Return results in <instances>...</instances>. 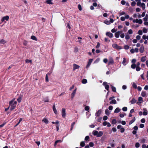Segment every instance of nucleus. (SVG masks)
<instances>
[{
  "label": "nucleus",
  "mask_w": 148,
  "mask_h": 148,
  "mask_svg": "<svg viewBox=\"0 0 148 148\" xmlns=\"http://www.w3.org/2000/svg\"><path fill=\"white\" fill-rule=\"evenodd\" d=\"M15 100V99H13L11 101H10L9 107H10V110H12L14 109L16 106L17 102V101Z\"/></svg>",
  "instance_id": "f257e3e1"
},
{
  "label": "nucleus",
  "mask_w": 148,
  "mask_h": 148,
  "mask_svg": "<svg viewBox=\"0 0 148 148\" xmlns=\"http://www.w3.org/2000/svg\"><path fill=\"white\" fill-rule=\"evenodd\" d=\"M92 134L94 136H96L97 137H100L102 136L103 134V133L102 131H99V132L96 130H94L92 132Z\"/></svg>",
  "instance_id": "f03ea898"
},
{
  "label": "nucleus",
  "mask_w": 148,
  "mask_h": 148,
  "mask_svg": "<svg viewBox=\"0 0 148 148\" xmlns=\"http://www.w3.org/2000/svg\"><path fill=\"white\" fill-rule=\"evenodd\" d=\"M133 22L134 23H138L140 24H141L143 22V21L141 19H137L133 20Z\"/></svg>",
  "instance_id": "7ed1b4c3"
},
{
  "label": "nucleus",
  "mask_w": 148,
  "mask_h": 148,
  "mask_svg": "<svg viewBox=\"0 0 148 148\" xmlns=\"http://www.w3.org/2000/svg\"><path fill=\"white\" fill-rule=\"evenodd\" d=\"M61 113L62 117L65 118L66 116V110L64 108H63L62 109Z\"/></svg>",
  "instance_id": "20e7f679"
},
{
  "label": "nucleus",
  "mask_w": 148,
  "mask_h": 148,
  "mask_svg": "<svg viewBox=\"0 0 148 148\" xmlns=\"http://www.w3.org/2000/svg\"><path fill=\"white\" fill-rule=\"evenodd\" d=\"M112 46L114 48L118 49H122V48L121 46H118L116 44H113L112 45Z\"/></svg>",
  "instance_id": "39448f33"
},
{
  "label": "nucleus",
  "mask_w": 148,
  "mask_h": 148,
  "mask_svg": "<svg viewBox=\"0 0 148 148\" xmlns=\"http://www.w3.org/2000/svg\"><path fill=\"white\" fill-rule=\"evenodd\" d=\"M109 62L108 63V65L112 64H114V62L113 59L111 57H110L109 58Z\"/></svg>",
  "instance_id": "423d86ee"
},
{
  "label": "nucleus",
  "mask_w": 148,
  "mask_h": 148,
  "mask_svg": "<svg viewBox=\"0 0 148 148\" xmlns=\"http://www.w3.org/2000/svg\"><path fill=\"white\" fill-rule=\"evenodd\" d=\"M93 61V59H90L89 60V61L88 62L87 65L86 66V68L88 69L91 65V63Z\"/></svg>",
  "instance_id": "0eeeda50"
},
{
  "label": "nucleus",
  "mask_w": 148,
  "mask_h": 148,
  "mask_svg": "<svg viewBox=\"0 0 148 148\" xmlns=\"http://www.w3.org/2000/svg\"><path fill=\"white\" fill-rule=\"evenodd\" d=\"M9 19V17L8 16H6L3 17L1 19V21L3 22L5 20L8 21Z\"/></svg>",
  "instance_id": "6e6552de"
},
{
  "label": "nucleus",
  "mask_w": 148,
  "mask_h": 148,
  "mask_svg": "<svg viewBox=\"0 0 148 148\" xmlns=\"http://www.w3.org/2000/svg\"><path fill=\"white\" fill-rule=\"evenodd\" d=\"M138 101L137 103L138 105H140V103L143 102V99L141 97H139L138 98Z\"/></svg>",
  "instance_id": "1a4fd4ad"
},
{
  "label": "nucleus",
  "mask_w": 148,
  "mask_h": 148,
  "mask_svg": "<svg viewBox=\"0 0 148 148\" xmlns=\"http://www.w3.org/2000/svg\"><path fill=\"white\" fill-rule=\"evenodd\" d=\"M77 90V88H76L73 91L72 93L71 94V98L73 99L74 97L76 91Z\"/></svg>",
  "instance_id": "9d476101"
},
{
  "label": "nucleus",
  "mask_w": 148,
  "mask_h": 148,
  "mask_svg": "<svg viewBox=\"0 0 148 148\" xmlns=\"http://www.w3.org/2000/svg\"><path fill=\"white\" fill-rule=\"evenodd\" d=\"M103 85L105 86V88L106 89L108 90V89L109 88V86L107 84V82H104L103 83Z\"/></svg>",
  "instance_id": "9b49d317"
},
{
  "label": "nucleus",
  "mask_w": 148,
  "mask_h": 148,
  "mask_svg": "<svg viewBox=\"0 0 148 148\" xmlns=\"http://www.w3.org/2000/svg\"><path fill=\"white\" fill-rule=\"evenodd\" d=\"M80 67V66L76 64H73V70L74 71L76 69H79Z\"/></svg>",
  "instance_id": "f8f14e48"
},
{
  "label": "nucleus",
  "mask_w": 148,
  "mask_h": 148,
  "mask_svg": "<svg viewBox=\"0 0 148 148\" xmlns=\"http://www.w3.org/2000/svg\"><path fill=\"white\" fill-rule=\"evenodd\" d=\"M102 110H99L95 114V115L97 116H99L101 114Z\"/></svg>",
  "instance_id": "ddd939ff"
},
{
  "label": "nucleus",
  "mask_w": 148,
  "mask_h": 148,
  "mask_svg": "<svg viewBox=\"0 0 148 148\" xmlns=\"http://www.w3.org/2000/svg\"><path fill=\"white\" fill-rule=\"evenodd\" d=\"M130 52L132 53H134L135 52H138V49L137 48H136L135 49H132L130 50Z\"/></svg>",
  "instance_id": "4468645a"
},
{
  "label": "nucleus",
  "mask_w": 148,
  "mask_h": 148,
  "mask_svg": "<svg viewBox=\"0 0 148 148\" xmlns=\"http://www.w3.org/2000/svg\"><path fill=\"white\" fill-rule=\"evenodd\" d=\"M148 18H147L146 17H145L144 18V25H148Z\"/></svg>",
  "instance_id": "2eb2a0df"
},
{
  "label": "nucleus",
  "mask_w": 148,
  "mask_h": 148,
  "mask_svg": "<svg viewBox=\"0 0 148 148\" xmlns=\"http://www.w3.org/2000/svg\"><path fill=\"white\" fill-rule=\"evenodd\" d=\"M106 34L107 36H108L110 38H112L113 37V34L110 32H107Z\"/></svg>",
  "instance_id": "dca6fc26"
},
{
  "label": "nucleus",
  "mask_w": 148,
  "mask_h": 148,
  "mask_svg": "<svg viewBox=\"0 0 148 148\" xmlns=\"http://www.w3.org/2000/svg\"><path fill=\"white\" fill-rule=\"evenodd\" d=\"M120 34V32L118 31L116 32L115 34V36L116 38H118L119 37Z\"/></svg>",
  "instance_id": "f3484780"
},
{
  "label": "nucleus",
  "mask_w": 148,
  "mask_h": 148,
  "mask_svg": "<svg viewBox=\"0 0 148 148\" xmlns=\"http://www.w3.org/2000/svg\"><path fill=\"white\" fill-rule=\"evenodd\" d=\"M53 110L56 114H57V110L56 109L55 105H53Z\"/></svg>",
  "instance_id": "a211bd4d"
},
{
  "label": "nucleus",
  "mask_w": 148,
  "mask_h": 148,
  "mask_svg": "<svg viewBox=\"0 0 148 148\" xmlns=\"http://www.w3.org/2000/svg\"><path fill=\"white\" fill-rule=\"evenodd\" d=\"M139 50L140 53H143L144 50V47L143 46H142L140 47Z\"/></svg>",
  "instance_id": "6ab92c4d"
},
{
  "label": "nucleus",
  "mask_w": 148,
  "mask_h": 148,
  "mask_svg": "<svg viewBox=\"0 0 148 148\" xmlns=\"http://www.w3.org/2000/svg\"><path fill=\"white\" fill-rule=\"evenodd\" d=\"M146 60V57L145 56H143L141 58L140 60L142 62H144Z\"/></svg>",
  "instance_id": "aec40b11"
},
{
  "label": "nucleus",
  "mask_w": 148,
  "mask_h": 148,
  "mask_svg": "<svg viewBox=\"0 0 148 148\" xmlns=\"http://www.w3.org/2000/svg\"><path fill=\"white\" fill-rule=\"evenodd\" d=\"M7 42V41L5 40L2 39L0 41V44H4Z\"/></svg>",
  "instance_id": "412c9836"
},
{
  "label": "nucleus",
  "mask_w": 148,
  "mask_h": 148,
  "mask_svg": "<svg viewBox=\"0 0 148 148\" xmlns=\"http://www.w3.org/2000/svg\"><path fill=\"white\" fill-rule=\"evenodd\" d=\"M42 121L44 122V123H45L46 124H47L48 123V121L47 120V119L46 118H44L42 120Z\"/></svg>",
  "instance_id": "4be33fe9"
},
{
  "label": "nucleus",
  "mask_w": 148,
  "mask_h": 148,
  "mask_svg": "<svg viewBox=\"0 0 148 148\" xmlns=\"http://www.w3.org/2000/svg\"><path fill=\"white\" fill-rule=\"evenodd\" d=\"M136 1L137 2V5L139 6L141 4V3L140 0H136Z\"/></svg>",
  "instance_id": "5701e85b"
},
{
  "label": "nucleus",
  "mask_w": 148,
  "mask_h": 148,
  "mask_svg": "<svg viewBox=\"0 0 148 148\" xmlns=\"http://www.w3.org/2000/svg\"><path fill=\"white\" fill-rule=\"evenodd\" d=\"M140 6L142 7L143 9L144 10L145 9V5L144 3H141Z\"/></svg>",
  "instance_id": "b1692460"
},
{
  "label": "nucleus",
  "mask_w": 148,
  "mask_h": 148,
  "mask_svg": "<svg viewBox=\"0 0 148 148\" xmlns=\"http://www.w3.org/2000/svg\"><path fill=\"white\" fill-rule=\"evenodd\" d=\"M120 111V109L119 108H116L114 110V112L115 113H117L119 112Z\"/></svg>",
  "instance_id": "393cba45"
},
{
  "label": "nucleus",
  "mask_w": 148,
  "mask_h": 148,
  "mask_svg": "<svg viewBox=\"0 0 148 148\" xmlns=\"http://www.w3.org/2000/svg\"><path fill=\"white\" fill-rule=\"evenodd\" d=\"M46 3L49 4H53V3L52 2L51 0H47L46 1Z\"/></svg>",
  "instance_id": "a878e982"
},
{
  "label": "nucleus",
  "mask_w": 148,
  "mask_h": 148,
  "mask_svg": "<svg viewBox=\"0 0 148 148\" xmlns=\"http://www.w3.org/2000/svg\"><path fill=\"white\" fill-rule=\"evenodd\" d=\"M144 40L147 39L148 40V35L146 36L145 35H144L142 36Z\"/></svg>",
  "instance_id": "bb28decb"
},
{
  "label": "nucleus",
  "mask_w": 148,
  "mask_h": 148,
  "mask_svg": "<svg viewBox=\"0 0 148 148\" xmlns=\"http://www.w3.org/2000/svg\"><path fill=\"white\" fill-rule=\"evenodd\" d=\"M116 103V100L115 99L112 100L110 102V104L113 103L114 104H115Z\"/></svg>",
  "instance_id": "cd10ccee"
},
{
  "label": "nucleus",
  "mask_w": 148,
  "mask_h": 148,
  "mask_svg": "<svg viewBox=\"0 0 148 148\" xmlns=\"http://www.w3.org/2000/svg\"><path fill=\"white\" fill-rule=\"evenodd\" d=\"M126 62V60L125 58H123V60L122 62V64L124 66H125L126 65V64L125 63Z\"/></svg>",
  "instance_id": "c85d7f7f"
},
{
  "label": "nucleus",
  "mask_w": 148,
  "mask_h": 148,
  "mask_svg": "<svg viewBox=\"0 0 148 148\" xmlns=\"http://www.w3.org/2000/svg\"><path fill=\"white\" fill-rule=\"evenodd\" d=\"M133 33V31L132 29H130L128 30V32L127 33V34H132Z\"/></svg>",
  "instance_id": "c756f323"
},
{
  "label": "nucleus",
  "mask_w": 148,
  "mask_h": 148,
  "mask_svg": "<svg viewBox=\"0 0 148 148\" xmlns=\"http://www.w3.org/2000/svg\"><path fill=\"white\" fill-rule=\"evenodd\" d=\"M135 120V118L134 117L131 121H130L129 123V125H130L133 123Z\"/></svg>",
  "instance_id": "7c9ffc66"
},
{
  "label": "nucleus",
  "mask_w": 148,
  "mask_h": 148,
  "mask_svg": "<svg viewBox=\"0 0 148 148\" xmlns=\"http://www.w3.org/2000/svg\"><path fill=\"white\" fill-rule=\"evenodd\" d=\"M146 95V92H145L143 91L141 93V95L142 96L144 97H145Z\"/></svg>",
  "instance_id": "2f4dec72"
},
{
  "label": "nucleus",
  "mask_w": 148,
  "mask_h": 148,
  "mask_svg": "<svg viewBox=\"0 0 148 148\" xmlns=\"http://www.w3.org/2000/svg\"><path fill=\"white\" fill-rule=\"evenodd\" d=\"M133 87L135 89L137 88V85L134 82H133L132 84Z\"/></svg>",
  "instance_id": "473e14b6"
},
{
  "label": "nucleus",
  "mask_w": 148,
  "mask_h": 148,
  "mask_svg": "<svg viewBox=\"0 0 148 148\" xmlns=\"http://www.w3.org/2000/svg\"><path fill=\"white\" fill-rule=\"evenodd\" d=\"M87 81L86 79H83L82 81V83L83 84H85L87 83Z\"/></svg>",
  "instance_id": "72a5a7b5"
},
{
  "label": "nucleus",
  "mask_w": 148,
  "mask_h": 148,
  "mask_svg": "<svg viewBox=\"0 0 148 148\" xmlns=\"http://www.w3.org/2000/svg\"><path fill=\"white\" fill-rule=\"evenodd\" d=\"M104 23L105 24L108 25H110V21H108L107 20L105 21L104 22Z\"/></svg>",
  "instance_id": "f704fd0d"
},
{
  "label": "nucleus",
  "mask_w": 148,
  "mask_h": 148,
  "mask_svg": "<svg viewBox=\"0 0 148 148\" xmlns=\"http://www.w3.org/2000/svg\"><path fill=\"white\" fill-rule=\"evenodd\" d=\"M143 31L144 33H146L147 32V29L145 28H144L143 29Z\"/></svg>",
  "instance_id": "c9c22d12"
},
{
  "label": "nucleus",
  "mask_w": 148,
  "mask_h": 148,
  "mask_svg": "<svg viewBox=\"0 0 148 148\" xmlns=\"http://www.w3.org/2000/svg\"><path fill=\"white\" fill-rule=\"evenodd\" d=\"M31 38L33 40H37V38H36V37L34 36H31Z\"/></svg>",
  "instance_id": "e433bc0d"
},
{
  "label": "nucleus",
  "mask_w": 148,
  "mask_h": 148,
  "mask_svg": "<svg viewBox=\"0 0 148 148\" xmlns=\"http://www.w3.org/2000/svg\"><path fill=\"white\" fill-rule=\"evenodd\" d=\"M25 62L27 63H31L32 62V61L30 60H29L28 59H26L25 60Z\"/></svg>",
  "instance_id": "4c0bfd02"
},
{
  "label": "nucleus",
  "mask_w": 148,
  "mask_h": 148,
  "mask_svg": "<svg viewBox=\"0 0 148 148\" xmlns=\"http://www.w3.org/2000/svg\"><path fill=\"white\" fill-rule=\"evenodd\" d=\"M112 91H113L115 92H116V88L115 87H114L113 86H112Z\"/></svg>",
  "instance_id": "58836bf2"
},
{
  "label": "nucleus",
  "mask_w": 148,
  "mask_h": 148,
  "mask_svg": "<svg viewBox=\"0 0 148 148\" xmlns=\"http://www.w3.org/2000/svg\"><path fill=\"white\" fill-rule=\"evenodd\" d=\"M125 38L126 40H128L130 38V36L129 35L127 34H126V36L125 37Z\"/></svg>",
  "instance_id": "ea45409f"
},
{
  "label": "nucleus",
  "mask_w": 148,
  "mask_h": 148,
  "mask_svg": "<svg viewBox=\"0 0 148 148\" xmlns=\"http://www.w3.org/2000/svg\"><path fill=\"white\" fill-rule=\"evenodd\" d=\"M100 60V58H98L95 60V61L94 62V64L97 63L99 62Z\"/></svg>",
  "instance_id": "a19ab883"
},
{
  "label": "nucleus",
  "mask_w": 148,
  "mask_h": 148,
  "mask_svg": "<svg viewBox=\"0 0 148 148\" xmlns=\"http://www.w3.org/2000/svg\"><path fill=\"white\" fill-rule=\"evenodd\" d=\"M105 112L106 114L107 115H109L110 114V113L108 109H106L105 110Z\"/></svg>",
  "instance_id": "79ce46f5"
},
{
  "label": "nucleus",
  "mask_w": 148,
  "mask_h": 148,
  "mask_svg": "<svg viewBox=\"0 0 148 148\" xmlns=\"http://www.w3.org/2000/svg\"><path fill=\"white\" fill-rule=\"evenodd\" d=\"M136 101V100L135 99H133L131 101V103L132 104L135 103Z\"/></svg>",
  "instance_id": "37998d69"
},
{
  "label": "nucleus",
  "mask_w": 148,
  "mask_h": 148,
  "mask_svg": "<svg viewBox=\"0 0 148 148\" xmlns=\"http://www.w3.org/2000/svg\"><path fill=\"white\" fill-rule=\"evenodd\" d=\"M136 65L135 64H133L131 65V67L132 69H134L136 67Z\"/></svg>",
  "instance_id": "c03bdc74"
},
{
  "label": "nucleus",
  "mask_w": 148,
  "mask_h": 148,
  "mask_svg": "<svg viewBox=\"0 0 148 148\" xmlns=\"http://www.w3.org/2000/svg\"><path fill=\"white\" fill-rule=\"evenodd\" d=\"M135 147L136 148H138L140 146L139 143H136L135 145Z\"/></svg>",
  "instance_id": "a18cd8bd"
},
{
  "label": "nucleus",
  "mask_w": 148,
  "mask_h": 148,
  "mask_svg": "<svg viewBox=\"0 0 148 148\" xmlns=\"http://www.w3.org/2000/svg\"><path fill=\"white\" fill-rule=\"evenodd\" d=\"M85 143L84 141H82L80 143V145L82 147H84L85 145Z\"/></svg>",
  "instance_id": "49530a36"
},
{
  "label": "nucleus",
  "mask_w": 148,
  "mask_h": 148,
  "mask_svg": "<svg viewBox=\"0 0 148 148\" xmlns=\"http://www.w3.org/2000/svg\"><path fill=\"white\" fill-rule=\"evenodd\" d=\"M75 124V122H73L71 125V130H73V127L74 125Z\"/></svg>",
  "instance_id": "de8ad7c7"
},
{
  "label": "nucleus",
  "mask_w": 148,
  "mask_h": 148,
  "mask_svg": "<svg viewBox=\"0 0 148 148\" xmlns=\"http://www.w3.org/2000/svg\"><path fill=\"white\" fill-rule=\"evenodd\" d=\"M112 124H114L116 123V121L115 119H113L112 120Z\"/></svg>",
  "instance_id": "09e8293b"
},
{
  "label": "nucleus",
  "mask_w": 148,
  "mask_h": 148,
  "mask_svg": "<svg viewBox=\"0 0 148 148\" xmlns=\"http://www.w3.org/2000/svg\"><path fill=\"white\" fill-rule=\"evenodd\" d=\"M136 3L135 1H133L131 3V5L132 6H134L135 5Z\"/></svg>",
  "instance_id": "8fccbe9b"
},
{
  "label": "nucleus",
  "mask_w": 148,
  "mask_h": 148,
  "mask_svg": "<svg viewBox=\"0 0 148 148\" xmlns=\"http://www.w3.org/2000/svg\"><path fill=\"white\" fill-rule=\"evenodd\" d=\"M122 110L124 111H126L127 110V108L126 107H124L123 108Z\"/></svg>",
  "instance_id": "3c124183"
},
{
  "label": "nucleus",
  "mask_w": 148,
  "mask_h": 148,
  "mask_svg": "<svg viewBox=\"0 0 148 148\" xmlns=\"http://www.w3.org/2000/svg\"><path fill=\"white\" fill-rule=\"evenodd\" d=\"M108 60L106 58H104L103 60V62L105 63H107V62H108Z\"/></svg>",
  "instance_id": "603ef678"
},
{
  "label": "nucleus",
  "mask_w": 148,
  "mask_h": 148,
  "mask_svg": "<svg viewBox=\"0 0 148 148\" xmlns=\"http://www.w3.org/2000/svg\"><path fill=\"white\" fill-rule=\"evenodd\" d=\"M138 34L140 35H142L143 34L142 31L141 30H139L138 31Z\"/></svg>",
  "instance_id": "864d4df0"
},
{
  "label": "nucleus",
  "mask_w": 148,
  "mask_h": 148,
  "mask_svg": "<svg viewBox=\"0 0 148 148\" xmlns=\"http://www.w3.org/2000/svg\"><path fill=\"white\" fill-rule=\"evenodd\" d=\"M22 118H21L19 119L18 122V123L15 126V127H16L20 123V122L22 121Z\"/></svg>",
  "instance_id": "5fc2aeb1"
},
{
  "label": "nucleus",
  "mask_w": 148,
  "mask_h": 148,
  "mask_svg": "<svg viewBox=\"0 0 148 148\" xmlns=\"http://www.w3.org/2000/svg\"><path fill=\"white\" fill-rule=\"evenodd\" d=\"M129 47L127 45H125L124 47V48L125 49H129Z\"/></svg>",
  "instance_id": "6e6d98bb"
},
{
  "label": "nucleus",
  "mask_w": 148,
  "mask_h": 148,
  "mask_svg": "<svg viewBox=\"0 0 148 148\" xmlns=\"http://www.w3.org/2000/svg\"><path fill=\"white\" fill-rule=\"evenodd\" d=\"M85 110L88 111L89 110V107L88 106H86L85 107Z\"/></svg>",
  "instance_id": "4d7b16f0"
},
{
  "label": "nucleus",
  "mask_w": 148,
  "mask_h": 148,
  "mask_svg": "<svg viewBox=\"0 0 148 148\" xmlns=\"http://www.w3.org/2000/svg\"><path fill=\"white\" fill-rule=\"evenodd\" d=\"M100 46V44L99 42H98L97 43V45L96 47L97 48H98Z\"/></svg>",
  "instance_id": "13d9d810"
},
{
  "label": "nucleus",
  "mask_w": 148,
  "mask_h": 148,
  "mask_svg": "<svg viewBox=\"0 0 148 148\" xmlns=\"http://www.w3.org/2000/svg\"><path fill=\"white\" fill-rule=\"evenodd\" d=\"M45 80L46 82H48L49 81V79L47 76V74L46 76Z\"/></svg>",
  "instance_id": "bf43d9fd"
},
{
  "label": "nucleus",
  "mask_w": 148,
  "mask_h": 148,
  "mask_svg": "<svg viewBox=\"0 0 148 148\" xmlns=\"http://www.w3.org/2000/svg\"><path fill=\"white\" fill-rule=\"evenodd\" d=\"M140 69V68L138 66H137L136 67V71H139Z\"/></svg>",
  "instance_id": "052dcab7"
},
{
  "label": "nucleus",
  "mask_w": 148,
  "mask_h": 148,
  "mask_svg": "<svg viewBox=\"0 0 148 148\" xmlns=\"http://www.w3.org/2000/svg\"><path fill=\"white\" fill-rule=\"evenodd\" d=\"M52 123L53 124H58L59 123V122L58 121H57L56 122H52Z\"/></svg>",
  "instance_id": "680f3d73"
},
{
  "label": "nucleus",
  "mask_w": 148,
  "mask_h": 148,
  "mask_svg": "<svg viewBox=\"0 0 148 148\" xmlns=\"http://www.w3.org/2000/svg\"><path fill=\"white\" fill-rule=\"evenodd\" d=\"M78 8L79 10L80 11L82 10V7L79 4L78 5Z\"/></svg>",
  "instance_id": "e2e57ef3"
},
{
  "label": "nucleus",
  "mask_w": 148,
  "mask_h": 148,
  "mask_svg": "<svg viewBox=\"0 0 148 148\" xmlns=\"http://www.w3.org/2000/svg\"><path fill=\"white\" fill-rule=\"evenodd\" d=\"M121 19L122 21H124L125 20V18L123 16H122L121 18Z\"/></svg>",
  "instance_id": "0e129e2a"
},
{
  "label": "nucleus",
  "mask_w": 148,
  "mask_h": 148,
  "mask_svg": "<svg viewBox=\"0 0 148 148\" xmlns=\"http://www.w3.org/2000/svg\"><path fill=\"white\" fill-rule=\"evenodd\" d=\"M89 145L90 147H92L94 145V144L90 142L89 143Z\"/></svg>",
  "instance_id": "69168bd1"
},
{
  "label": "nucleus",
  "mask_w": 148,
  "mask_h": 148,
  "mask_svg": "<svg viewBox=\"0 0 148 148\" xmlns=\"http://www.w3.org/2000/svg\"><path fill=\"white\" fill-rule=\"evenodd\" d=\"M124 131H125V129H124V128H123V127H122L121 128V133L123 132H124Z\"/></svg>",
  "instance_id": "338daca9"
},
{
  "label": "nucleus",
  "mask_w": 148,
  "mask_h": 148,
  "mask_svg": "<svg viewBox=\"0 0 148 148\" xmlns=\"http://www.w3.org/2000/svg\"><path fill=\"white\" fill-rule=\"evenodd\" d=\"M108 119V117L107 116H103V120L104 121H105L106 120Z\"/></svg>",
  "instance_id": "774afa93"
}]
</instances>
